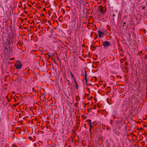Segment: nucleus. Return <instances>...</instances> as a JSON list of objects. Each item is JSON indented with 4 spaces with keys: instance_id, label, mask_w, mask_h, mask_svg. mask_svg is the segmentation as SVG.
Returning a JSON list of instances; mask_svg holds the SVG:
<instances>
[{
    "instance_id": "dca6fc26",
    "label": "nucleus",
    "mask_w": 147,
    "mask_h": 147,
    "mask_svg": "<svg viewBox=\"0 0 147 147\" xmlns=\"http://www.w3.org/2000/svg\"><path fill=\"white\" fill-rule=\"evenodd\" d=\"M87 90H88V91H89L90 92V89L89 88H87Z\"/></svg>"
},
{
    "instance_id": "0eeeda50",
    "label": "nucleus",
    "mask_w": 147,
    "mask_h": 147,
    "mask_svg": "<svg viewBox=\"0 0 147 147\" xmlns=\"http://www.w3.org/2000/svg\"><path fill=\"white\" fill-rule=\"evenodd\" d=\"M83 71H84L85 72V79L86 82H88L87 78V73H86L87 72L86 71V70L85 69H84V70H83Z\"/></svg>"
},
{
    "instance_id": "9d476101",
    "label": "nucleus",
    "mask_w": 147,
    "mask_h": 147,
    "mask_svg": "<svg viewBox=\"0 0 147 147\" xmlns=\"http://www.w3.org/2000/svg\"><path fill=\"white\" fill-rule=\"evenodd\" d=\"M90 125V128H89V131H91V129L92 128V124H90V125Z\"/></svg>"
},
{
    "instance_id": "ddd939ff",
    "label": "nucleus",
    "mask_w": 147,
    "mask_h": 147,
    "mask_svg": "<svg viewBox=\"0 0 147 147\" xmlns=\"http://www.w3.org/2000/svg\"><path fill=\"white\" fill-rule=\"evenodd\" d=\"M48 55L49 57V58H50V57H53L54 56L53 55H52L51 56L49 54Z\"/></svg>"
},
{
    "instance_id": "f8f14e48",
    "label": "nucleus",
    "mask_w": 147,
    "mask_h": 147,
    "mask_svg": "<svg viewBox=\"0 0 147 147\" xmlns=\"http://www.w3.org/2000/svg\"><path fill=\"white\" fill-rule=\"evenodd\" d=\"M12 146L13 147H17V146H16V145L15 144H13L12 145Z\"/></svg>"
},
{
    "instance_id": "5701e85b",
    "label": "nucleus",
    "mask_w": 147,
    "mask_h": 147,
    "mask_svg": "<svg viewBox=\"0 0 147 147\" xmlns=\"http://www.w3.org/2000/svg\"><path fill=\"white\" fill-rule=\"evenodd\" d=\"M123 24H125V23H124Z\"/></svg>"
},
{
    "instance_id": "39448f33",
    "label": "nucleus",
    "mask_w": 147,
    "mask_h": 147,
    "mask_svg": "<svg viewBox=\"0 0 147 147\" xmlns=\"http://www.w3.org/2000/svg\"><path fill=\"white\" fill-rule=\"evenodd\" d=\"M98 35L99 38H101L103 37V35L104 34V32H101L100 30H98Z\"/></svg>"
},
{
    "instance_id": "20e7f679",
    "label": "nucleus",
    "mask_w": 147,
    "mask_h": 147,
    "mask_svg": "<svg viewBox=\"0 0 147 147\" xmlns=\"http://www.w3.org/2000/svg\"><path fill=\"white\" fill-rule=\"evenodd\" d=\"M102 45L104 47H106L110 46V42L108 41H104L102 42Z\"/></svg>"
},
{
    "instance_id": "1a4fd4ad",
    "label": "nucleus",
    "mask_w": 147,
    "mask_h": 147,
    "mask_svg": "<svg viewBox=\"0 0 147 147\" xmlns=\"http://www.w3.org/2000/svg\"><path fill=\"white\" fill-rule=\"evenodd\" d=\"M110 144L109 143H107L106 145V147H110Z\"/></svg>"
},
{
    "instance_id": "412c9836",
    "label": "nucleus",
    "mask_w": 147,
    "mask_h": 147,
    "mask_svg": "<svg viewBox=\"0 0 147 147\" xmlns=\"http://www.w3.org/2000/svg\"><path fill=\"white\" fill-rule=\"evenodd\" d=\"M48 55V53H46L45 54V55Z\"/></svg>"
},
{
    "instance_id": "7ed1b4c3",
    "label": "nucleus",
    "mask_w": 147,
    "mask_h": 147,
    "mask_svg": "<svg viewBox=\"0 0 147 147\" xmlns=\"http://www.w3.org/2000/svg\"><path fill=\"white\" fill-rule=\"evenodd\" d=\"M18 64H16L15 65V66L16 67V69H20L22 67V62L20 61H18Z\"/></svg>"
},
{
    "instance_id": "423d86ee",
    "label": "nucleus",
    "mask_w": 147,
    "mask_h": 147,
    "mask_svg": "<svg viewBox=\"0 0 147 147\" xmlns=\"http://www.w3.org/2000/svg\"><path fill=\"white\" fill-rule=\"evenodd\" d=\"M116 122H117L118 123H119V124L120 125V126H119L118 127V128L119 129H120L121 127V126H122L123 125L121 121H119L117 120L116 121Z\"/></svg>"
},
{
    "instance_id": "9b49d317",
    "label": "nucleus",
    "mask_w": 147,
    "mask_h": 147,
    "mask_svg": "<svg viewBox=\"0 0 147 147\" xmlns=\"http://www.w3.org/2000/svg\"><path fill=\"white\" fill-rule=\"evenodd\" d=\"M70 73H71V77H72L74 79H75V78H74V75L72 74V73L71 72Z\"/></svg>"
},
{
    "instance_id": "a211bd4d",
    "label": "nucleus",
    "mask_w": 147,
    "mask_h": 147,
    "mask_svg": "<svg viewBox=\"0 0 147 147\" xmlns=\"http://www.w3.org/2000/svg\"><path fill=\"white\" fill-rule=\"evenodd\" d=\"M75 84H77V82H76V80H75Z\"/></svg>"
},
{
    "instance_id": "4468645a",
    "label": "nucleus",
    "mask_w": 147,
    "mask_h": 147,
    "mask_svg": "<svg viewBox=\"0 0 147 147\" xmlns=\"http://www.w3.org/2000/svg\"><path fill=\"white\" fill-rule=\"evenodd\" d=\"M96 108V106H94L93 108H91V109H95Z\"/></svg>"
},
{
    "instance_id": "b1692460",
    "label": "nucleus",
    "mask_w": 147,
    "mask_h": 147,
    "mask_svg": "<svg viewBox=\"0 0 147 147\" xmlns=\"http://www.w3.org/2000/svg\"><path fill=\"white\" fill-rule=\"evenodd\" d=\"M82 75L83 76V74H82Z\"/></svg>"
},
{
    "instance_id": "aec40b11",
    "label": "nucleus",
    "mask_w": 147,
    "mask_h": 147,
    "mask_svg": "<svg viewBox=\"0 0 147 147\" xmlns=\"http://www.w3.org/2000/svg\"><path fill=\"white\" fill-rule=\"evenodd\" d=\"M50 33H52V30H51L50 31Z\"/></svg>"
},
{
    "instance_id": "f257e3e1",
    "label": "nucleus",
    "mask_w": 147,
    "mask_h": 147,
    "mask_svg": "<svg viewBox=\"0 0 147 147\" xmlns=\"http://www.w3.org/2000/svg\"><path fill=\"white\" fill-rule=\"evenodd\" d=\"M99 11H100L103 14H105L106 11V8L105 7H102L101 6H100V8Z\"/></svg>"
},
{
    "instance_id": "2eb2a0df",
    "label": "nucleus",
    "mask_w": 147,
    "mask_h": 147,
    "mask_svg": "<svg viewBox=\"0 0 147 147\" xmlns=\"http://www.w3.org/2000/svg\"><path fill=\"white\" fill-rule=\"evenodd\" d=\"M76 88L77 89L78 88V85L77 83L76 84Z\"/></svg>"
},
{
    "instance_id": "6ab92c4d",
    "label": "nucleus",
    "mask_w": 147,
    "mask_h": 147,
    "mask_svg": "<svg viewBox=\"0 0 147 147\" xmlns=\"http://www.w3.org/2000/svg\"><path fill=\"white\" fill-rule=\"evenodd\" d=\"M47 122L48 124L49 123V121H47Z\"/></svg>"
},
{
    "instance_id": "f03ea898",
    "label": "nucleus",
    "mask_w": 147,
    "mask_h": 147,
    "mask_svg": "<svg viewBox=\"0 0 147 147\" xmlns=\"http://www.w3.org/2000/svg\"><path fill=\"white\" fill-rule=\"evenodd\" d=\"M5 48L4 50L5 52L7 51V52H9L10 51V48L7 43L4 44Z\"/></svg>"
},
{
    "instance_id": "f3484780",
    "label": "nucleus",
    "mask_w": 147,
    "mask_h": 147,
    "mask_svg": "<svg viewBox=\"0 0 147 147\" xmlns=\"http://www.w3.org/2000/svg\"><path fill=\"white\" fill-rule=\"evenodd\" d=\"M115 16V14H113L112 15V16H113V17Z\"/></svg>"
},
{
    "instance_id": "6e6552de",
    "label": "nucleus",
    "mask_w": 147,
    "mask_h": 147,
    "mask_svg": "<svg viewBox=\"0 0 147 147\" xmlns=\"http://www.w3.org/2000/svg\"><path fill=\"white\" fill-rule=\"evenodd\" d=\"M87 122H88V124L89 125L92 124L91 120L90 119H89L87 120Z\"/></svg>"
},
{
    "instance_id": "4be33fe9",
    "label": "nucleus",
    "mask_w": 147,
    "mask_h": 147,
    "mask_svg": "<svg viewBox=\"0 0 147 147\" xmlns=\"http://www.w3.org/2000/svg\"><path fill=\"white\" fill-rule=\"evenodd\" d=\"M65 11L63 13V14H64L65 13Z\"/></svg>"
}]
</instances>
